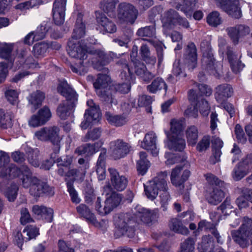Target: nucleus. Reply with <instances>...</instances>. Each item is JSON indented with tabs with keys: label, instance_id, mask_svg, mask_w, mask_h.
Instances as JSON below:
<instances>
[{
	"label": "nucleus",
	"instance_id": "obj_57",
	"mask_svg": "<svg viewBox=\"0 0 252 252\" xmlns=\"http://www.w3.org/2000/svg\"><path fill=\"white\" fill-rule=\"evenodd\" d=\"M86 112H87L88 117H89L92 121L99 120L101 117V113L98 106L88 109Z\"/></svg>",
	"mask_w": 252,
	"mask_h": 252
},
{
	"label": "nucleus",
	"instance_id": "obj_46",
	"mask_svg": "<svg viewBox=\"0 0 252 252\" xmlns=\"http://www.w3.org/2000/svg\"><path fill=\"white\" fill-rule=\"evenodd\" d=\"M156 30L153 26H146L138 30L136 34L138 36L153 37L155 35Z\"/></svg>",
	"mask_w": 252,
	"mask_h": 252
},
{
	"label": "nucleus",
	"instance_id": "obj_54",
	"mask_svg": "<svg viewBox=\"0 0 252 252\" xmlns=\"http://www.w3.org/2000/svg\"><path fill=\"white\" fill-rule=\"evenodd\" d=\"M38 116L45 124L51 117V112L48 107L44 106L38 111Z\"/></svg>",
	"mask_w": 252,
	"mask_h": 252
},
{
	"label": "nucleus",
	"instance_id": "obj_26",
	"mask_svg": "<svg viewBox=\"0 0 252 252\" xmlns=\"http://www.w3.org/2000/svg\"><path fill=\"white\" fill-rule=\"evenodd\" d=\"M156 139L157 136L155 133L153 132L147 133L143 141L141 142V147L147 150L151 151L154 156L157 155Z\"/></svg>",
	"mask_w": 252,
	"mask_h": 252
},
{
	"label": "nucleus",
	"instance_id": "obj_7",
	"mask_svg": "<svg viewBox=\"0 0 252 252\" xmlns=\"http://www.w3.org/2000/svg\"><path fill=\"white\" fill-rule=\"evenodd\" d=\"M111 79L108 75L99 74L97 79L94 82V87L96 94L102 100L110 104H117L116 99L113 97L110 86Z\"/></svg>",
	"mask_w": 252,
	"mask_h": 252
},
{
	"label": "nucleus",
	"instance_id": "obj_52",
	"mask_svg": "<svg viewBox=\"0 0 252 252\" xmlns=\"http://www.w3.org/2000/svg\"><path fill=\"white\" fill-rule=\"evenodd\" d=\"M18 187L16 184H12L5 193V195L10 202H13L17 195Z\"/></svg>",
	"mask_w": 252,
	"mask_h": 252
},
{
	"label": "nucleus",
	"instance_id": "obj_40",
	"mask_svg": "<svg viewBox=\"0 0 252 252\" xmlns=\"http://www.w3.org/2000/svg\"><path fill=\"white\" fill-rule=\"evenodd\" d=\"M184 4L178 5L176 7L178 9L183 11L187 17H190L195 8L196 0H184Z\"/></svg>",
	"mask_w": 252,
	"mask_h": 252
},
{
	"label": "nucleus",
	"instance_id": "obj_63",
	"mask_svg": "<svg viewBox=\"0 0 252 252\" xmlns=\"http://www.w3.org/2000/svg\"><path fill=\"white\" fill-rule=\"evenodd\" d=\"M134 66V72L138 75L141 77L144 74V72L146 71L147 67L144 63L137 60L133 62Z\"/></svg>",
	"mask_w": 252,
	"mask_h": 252
},
{
	"label": "nucleus",
	"instance_id": "obj_9",
	"mask_svg": "<svg viewBox=\"0 0 252 252\" xmlns=\"http://www.w3.org/2000/svg\"><path fill=\"white\" fill-rule=\"evenodd\" d=\"M122 199L121 194L113 192L109 197L107 198L103 208H101L100 197H98L95 202V210L100 215H107L120 204Z\"/></svg>",
	"mask_w": 252,
	"mask_h": 252
},
{
	"label": "nucleus",
	"instance_id": "obj_22",
	"mask_svg": "<svg viewBox=\"0 0 252 252\" xmlns=\"http://www.w3.org/2000/svg\"><path fill=\"white\" fill-rule=\"evenodd\" d=\"M58 92L66 98V100L77 102L76 92L69 86L66 81L61 82L58 87Z\"/></svg>",
	"mask_w": 252,
	"mask_h": 252
},
{
	"label": "nucleus",
	"instance_id": "obj_56",
	"mask_svg": "<svg viewBox=\"0 0 252 252\" xmlns=\"http://www.w3.org/2000/svg\"><path fill=\"white\" fill-rule=\"evenodd\" d=\"M227 34L234 44L239 42V36L237 26L228 27L226 29Z\"/></svg>",
	"mask_w": 252,
	"mask_h": 252
},
{
	"label": "nucleus",
	"instance_id": "obj_25",
	"mask_svg": "<svg viewBox=\"0 0 252 252\" xmlns=\"http://www.w3.org/2000/svg\"><path fill=\"white\" fill-rule=\"evenodd\" d=\"M45 98V94L39 90L32 93L29 95L27 99L32 112H34L41 105Z\"/></svg>",
	"mask_w": 252,
	"mask_h": 252
},
{
	"label": "nucleus",
	"instance_id": "obj_16",
	"mask_svg": "<svg viewBox=\"0 0 252 252\" xmlns=\"http://www.w3.org/2000/svg\"><path fill=\"white\" fill-rule=\"evenodd\" d=\"M112 156L115 159H119L125 157L131 149L130 145L122 139L111 143Z\"/></svg>",
	"mask_w": 252,
	"mask_h": 252
},
{
	"label": "nucleus",
	"instance_id": "obj_48",
	"mask_svg": "<svg viewBox=\"0 0 252 252\" xmlns=\"http://www.w3.org/2000/svg\"><path fill=\"white\" fill-rule=\"evenodd\" d=\"M194 245L195 240L189 237L181 244L180 252H194Z\"/></svg>",
	"mask_w": 252,
	"mask_h": 252
},
{
	"label": "nucleus",
	"instance_id": "obj_1",
	"mask_svg": "<svg viewBox=\"0 0 252 252\" xmlns=\"http://www.w3.org/2000/svg\"><path fill=\"white\" fill-rule=\"evenodd\" d=\"M21 174L22 175L21 178L22 186L25 188L30 187V193L31 195L37 197L43 194L48 196H53L54 194V189L46 183L33 176L27 165H22L20 168H18L12 164L6 169L5 173H2L3 176L8 175L10 177L13 178L19 177Z\"/></svg>",
	"mask_w": 252,
	"mask_h": 252
},
{
	"label": "nucleus",
	"instance_id": "obj_59",
	"mask_svg": "<svg viewBox=\"0 0 252 252\" xmlns=\"http://www.w3.org/2000/svg\"><path fill=\"white\" fill-rule=\"evenodd\" d=\"M5 94L8 101L11 104H14L17 103L18 96V93L17 91L12 89L7 90L5 92Z\"/></svg>",
	"mask_w": 252,
	"mask_h": 252
},
{
	"label": "nucleus",
	"instance_id": "obj_29",
	"mask_svg": "<svg viewBox=\"0 0 252 252\" xmlns=\"http://www.w3.org/2000/svg\"><path fill=\"white\" fill-rule=\"evenodd\" d=\"M178 13L173 9H170L164 13L162 18L163 25L165 28L171 29L177 25L179 17Z\"/></svg>",
	"mask_w": 252,
	"mask_h": 252
},
{
	"label": "nucleus",
	"instance_id": "obj_37",
	"mask_svg": "<svg viewBox=\"0 0 252 252\" xmlns=\"http://www.w3.org/2000/svg\"><path fill=\"white\" fill-rule=\"evenodd\" d=\"M186 136L188 144L194 146L198 141V128L194 126L188 127L186 130Z\"/></svg>",
	"mask_w": 252,
	"mask_h": 252
},
{
	"label": "nucleus",
	"instance_id": "obj_55",
	"mask_svg": "<svg viewBox=\"0 0 252 252\" xmlns=\"http://www.w3.org/2000/svg\"><path fill=\"white\" fill-rule=\"evenodd\" d=\"M235 134L238 142L244 144L247 141V137L241 126L237 124L235 127Z\"/></svg>",
	"mask_w": 252,
	"mask_h": 252
},
{
	"label": "nucleus",
	"instance_id": "obj_39",
	"mask_svg": "<svg viewBox=\"0 0 252 252\" xmlns=\"http://www.w3.org/2000/svg\"><path fill=\"white\" fill-rule=\"evenodd\" d=\"M249 172L243 166L240 165L239 162L232 170L231 176L234 180L238 181L245 177Z\"/></svg>",
	"mask_w": 252,
	"mask_h": 252
},
{
	"label": "nucleus",
	"instance_id": "obj_31",
	"mask_svg": "<svg viewBox=\"0 0 252 252\" xmlns=\"http://www.w3.org/2000/svg\"><path fill=\"white\" fill-rule=\"evenodd\" d=\"M13 45L12 43H0V57L11 63L15 61L14 55L11 54Z\"/></svg>",
	"mask_w": 252,
	"mask_h": 252
},
{
	"label": "nucleus",
	"instance_id": "obj_30",
	"mask_svg": "<svg viewBox=\"0 0 252 252\" xmlns=\"http://www.w3.org/2000/svg\"><path fill=\"white\" fill-rule=\"evenodd\" d=\"M106 156V151L103 150L99 156L96 163V171L99 180H103L106 177L105 159Z\"/></svg>",
	"mask_w": 252,
	"mask_h": 252
},
{
	"label": "nucleus",
	"instance_id": "obj_61",
	"mask_svg": "<svg viewBox=\"0 0 252 252\" xmlns=\"http://www.w3.org/2000/svg\"><path fill=\"white\" fill-rule=\"evenodd\" d=\"M194 85L198 87L201 95L210 96L212 93L211 88L206 84L194 83Z\"/></svg>",
	"mask_w": 252,
	"mask_h": 252
},
{
	"label": "nucleus",
	"instance_id": "obj_14",
	"mask_svg": "<svg viewBox=\"0 0 252 252\" xmlns=\"http://www.w3.org/2000/svg\"><path fill=\"white\" fill-rule=\"evenodd\" d=\"M183 167L180 165L177 166L172 170L170 180L172 185L177 187H184V183L189 177L190 172L189 170H185L181 176L180 173Z\"/></svg>",
	"mask_w": 252,
	"mask_h": 252
},
{
	"label": "nucleus",
	"instance_id": "obj_23",
	"mask_svg": "<svg viewBox=\"0 0 252 252\" xmlns=\"http://www.w3.org/2000/svg\"><path fill=\"white\" fill-rule=\"evenodd\" d=\"M215 61L212 56L209 55V57L203 56L202 59V63L206 66V69L212 74L216 76L220 75V73L222 68V65L220 63H215Z\"/></svg>",
	"mask_w": 252,
	"mask_h": 252
},
{
	"label": "nucleus",
	"instance_id": "obj_15",
	"mask_svg": "<svg viewBox=\"0 0 252 252\" xmlns=\"http://www.w3.org/2000/svg\"><path fill=\"white\" fill-rule=\"evenodd\" d=\"M96 22L97 27L100 29V32L104 34L106 32L113 33L117 31V27L115 24L109 20L105 15L102 13H98L96 15Z\"/></svg>",
	"mask_w": 252,
	"mask_h": 252
},
{
	"label": "nucleus",
	"instance_id": "obj_19",
	"mask_svg": "<svg viewBox=\"0 0 252 252\" xmlns=\"http://www.w3.org/2000/svg\"><path fill=\"white\" fill-rule=\"evenodd\" d=\"M233 90L231 85L228 84H223L216 88L215 98L217 101L222 104L233 94Z\"/></svg>",
	"mask_w": 252,
	"mask_h": 252
},
{
	"label": "nucleus",
	"instance_id": "obj_38",
	"mask_svg": "<svg viewBox=\"0 0 252 252\" xmlns=\"http://www.w3.org/2000/svg\"><path fill=\"white\" fill-rule=\"evenodd\" d=\"M118 0H102L99 4L100 8L105 13L111 15L115 11Z\"/></svg>",
	"mask_w": 252,
	"mask_h": 252
},
{
	"label": "nucleus",
	"instance_id": "obj_34",
	"mask_svg": "<svg viewBox=\"0 0 252 252\" xmlns=\"http://www.w3.org/2000/svg\"><path fill=\"white\" fill-rule=\"evenodd\" d=\"M147 90L151 93L156 94L158 91L167 89V86L164 81L160 77L155 78L152 83L147 86Z\"/></svg>",
	"mask_w": 252,
	"mask_h": 252
},
{
	"label": "nucleus",
	"instance_id": "obj_51",
	"mask_svg": "<svg viewBox=\"0 0 252 252\" xmlns=\"http://www.w3.org/2000/svg\"><path fill=\"white\" fill-rule=\"evenodd\" d=\"M197 109L200 110L201 115L206 116L208 115L210 110V106L207 100L204 99H201L196 104Z\"/></svg>",
	"mask_w": 252,
	"mask_h": 252
},
{
	"label": "nucleus",
	"instance_id": "obj_64",
	"mask_svg": "<svg viewBox=\"0 0 252 252\" xmlns=\"http://www.w3.org/2000/svg\"><path fill=\"white\" fill-rule=\"evenodd\" d=\"M239 163L240 165H242L249 171H250L252 169V153L247 154Z\"/></svg>",
	"mask_w": 252,
	"mask_h": 252
},
{
	"label": "nucleus",
	"instance_id": "obj_33",
	"mask_svg": "<svg viewBox=\"0 0 252 252\" xmlns=\"http://www.w3.org/2000/svg\"><path fill=\"white\" fill-rule=\"evenodd\" d=\"M105 117L108 122L114 126H121L125 125L127 119L124 115H114L109 112L105 113Z\"/></svg>",
	"mask_w": 252,
	"mask_h": 252
},
{
	"label": "nucleus",
	"instance_id": "obj_6",
	"mask_svg": "<svg viewBox=\"0 0 252 252\" xmlns=\"http://www.w3.org/2000/svg\"><path fill=\"white\" fill-rule=\"evenodd\" d=\"M252 219L247 217L243 219L242 224L237 230L231 231V235L234 242L242 248H248L250 245V238L252 233Z\"/></svg>",
	"mask_w": 252,
	"mask_h": 252
},
{
	"label": "nucleus",
	"instance_id": "obj_18",
	"mask_svg": "<svg viewBox=\"0 0 252 252\" xmlns=\"http://www.w3.org/2000/svg\"><path fill=\"white\" fill-rule=\"evenodd\" d=\"M167 141L166 146L171 150L182 151L186 147V142L181 135H170L169 132H165Z\"/></svg>",
	"mask_w": 252,
	"mask_h": 252
},
{
	"label": "nucleus",
	"instance_id": "obj_20",
	"mask_svg": "<svg viewBox=\"0 0 252 252\" xmlns=\"http://www.w3.org/2000/svg\"><path fill=\"white\" fill-rule=\"evenodd\" d=\"M91 54L96 57L97 61H93L92 63L96 66L100 65L101 66L106 65L110 63L113 59L116 57V55L112 52L108 54H105L103 51L100 50H94L91 51Z\"/></svg>",
	"mask_w": 252,
	"mask_h": 252
},
{
	"label": "nucleus",
	"instance_id": "obj_5",
	"mask_svg": "<svg viewBox=\"0 0 252 252\" xmlns=\"http://www.w3.org/2000/svg\"><path fill=\"white\" fill-rule=\"evenodd\" d=\"M114 221L117 236L126 235L129 238L134 236V226L138 220L131 215L127 213L118 214L115 217Z\"/></svg>",
	"mask_w": 252,
	"mask_h": 252
},
{
	"label": "nucleus",
	"instance_id": "obj_13",
	"mask_svg": "<svg viewBox=\"0 0 252 252\" xmlns=\"http://www.w3.org/2000/svg\"><path fill=\"white\" fill-rule=\"evenodd\" d=\"M186 65L189 70L195 68L197 64V49L193 42L189 43L184 55Z\"/></svg>",
	"mask_w": 252,
	"mask_h": 252
},
{
	"label": "nucleus",
	"instance_id": "obj_60",
	"mask_svg": "<svg viewBox=\"0 0 252 252\" xmlns=\"http://www.w3.org/2000/svg\"><path fill=\"white\" fill-rule=\"evenodd\" d=\"M47 30L44 26L41 25L40 27L37 28L36 31L34 32L33 38L35 41H38L43 39L45 37Z\"/></svg>",
	"mask_w": 252,
	"mask_h": 252
},
{
	"label": "nucleus",
	"instance_id": "obj_47",
	"mask_svg": "<svg viewBox=\"0 0 252 252\" xmlns=\"http://www.w3.org/2000/svg\"><path fill=\"white\" fill-rule=\"evenodd\" d=\"M207 22L209 25L215 27L220 25L222 20L219 13L216 11L210 13L207 17Z\"/></svg>",
	"mask_w": 252,
	"mask_h": 252
},
{
	"label": "nucleus",
	"instance_id": "obj_4",
	"mask_svg": "<svg viewBox=\"0 0 252 252\" xmlns=\"http://www.w3.org/2000/svg\"><path fill=\"white\" fill-rule=\"evenodd\" d=\"M34 137L41 141H50L53 145L54 154L59 153L63 137L60 135V129L58 126H54L42 127L35 132Z\"/></svg>",
	"mask_w": 252,
	"mask_h": 252
},
{
	"label": "nucleus",
	"instance_id": "obj_42",
	"mask_svg": "<svg viewBox=\"0 0 252 252\" xmlns=\"http://www.w3.org/2000/svg\"><path fill=\"white\" fill-rule=\"evenodd\" d=\"M170 131L171 133L170 135H181L184 127V121L181 119H173L170 122Z\"/></svg>",
	"mask_w": 252,
	"mask_h": 252
},
{
	"label": "nucleus",
	"instance_id": "obj_12",
	"mask_svg": "<svg viewBox=\"0 0 252 252\" xmlns=\"http://www.w3.org/2000/svg\"><path fill=\"white\" fill-rule=\"evenodd\" d=\"M66 0H55L53 3L52 15L54 23L61 25L64 22Z\"/></svg>",
	"mask_w": 252,
	"mask_h": 252
},
{
	"label": "nucleus",
	"instance_id": "obj_27",
	"mask_svg": "<svg viewBox=\"0 0 252 252\" xmlns=\"http://www.w3.org/2000/svg\"><path fill=\"white\" fill-rule=\"evenodd\" d=\"M220 187H213L211 191L206 195V199L209 203L214 205H218L224 197V193Z\"/></svg>",
	"mask_w": 252,
	"mask_h": 252
},
{
	"label": "nucleus",
	"instance_id": "obj_41",
	"mask_svg": "<svg viewBox=\"0 0 252 252\" xmlns=\"http://www.w3.org/2000/svg\"><path fill=\"white\" fill-rule=\"evenodd\" d=\"M49 48V44L45 42L35 44L33 47V53L37 57H43Z\"/></svg>",
	"mask_w": 252,
	"mask_h": 252
},
{
	"label": "nucleus",
	"instance_id": "obj_49",
	"mask_svg": "<svg viewBox=\"0 0 252 252\" xmlns=\"http://www.w3.org/2000/svg\"><path fill=\"white\" fill-rule=\"evenodd\" d=\"M42 3L41 0H31L20 3L15 6V8L24 10L38 6Z\"/></svg>",
	"mask_w": 252,
	"mask_h": 252
},
{
	"label": "nucleus",
	"instance_id": "obj_28",
	"mask_svg": "<svg viewBox=\"0 0 252 252\" xmlns=\"http://www.w3.org/2000/svg\"><path fill=\"white\" fill-rule=\"evenodd\" d=\"M76 211L78 214L83 217L86 220L94 225L97 223V220L94 213L90 208L84 204H81L76 207Z\"/></svg>",
	"mask_w": 252,
	"mask_h": 252
},
{
	"label": "nucleus",
	"instance_id": "obj_10",
	"mask_svg": "<svg viewBox=\"0 0 252 252\" xmlns=\"http://www.w3.org/2000/svg\"><path fill=\"white\" fill-rule=\"evenodd\" d=\"M219 6L232 17L238 19L241 16L238 0H215Z\"/></svg>",
	"mask_w": 252,
	"mask_h": 252
},
{
	"label": "nucleus",
	"instance_id": "obj_8",
	"mask_svg": "<svg viewBox=\"0 0 252 252\" xmlns=\"http://www.w3.org/2000/svg\"><path fill=\"white\" fill-rule=\"evenodd\" d=\"M137 9L131 3L122 2L117 8V20L118 23L133 25L138 16Z\"/></svg>",
	"mask_w": 252,
	"mask_h": 252
},
{
	"label": "nucleus",
	"instance_id": "obj_21",
	"mask_svg": "<svg viewBox=\"0 0 252 252\" xmlns=\"http://www.w3.org/2000/svg\"><path fill=\"white\" fill-rule=\"evenodd\" d=\"M77 102L65 100L58 106L57 110L58 116L62 120H66L73 112Z\"/></svg>",
	"mask_w": 252,
	"mask_h": 252
},
{
	"label": "nucleus",
	"instance_id": "obj_58",
	"mask_svg": "<svg viewBox=\"0 0 252 252\" xmlns=\"http://www.w3.org/2000/svg\"><path fill=\"white\" fill-rule=\"evenodd\" d=\"M101 130L99 128H94L89 131L84 138V141L86 142L89 140H94L97 139L101 135Z\"/></svg>",
	"mask_w": 252,
	"mask_h": 252
},
{
	"label": "nucleus",
	"instance_id": "obj_62",
	"mask_svg": "<svg viewBox=\"0 0 252 252\" xmlns=\"http://www.w3.org/2000/svg\"><path fill=\"white\" fill-rule=\"evenodd\" d=\"M210 139L208 136H204L198 143L197 149L199 152L206 150L210 146Z\"/></svg>",
	"mask_w": 252,
	"mask_h": 252
},
{
	"label": "nucleus",
	"instance_id": "obj_36",
	"mask_svg": "<svg viewBox=\"0 0 252 252\" xmlns=\"http://www.w3.org/2000/svg\"><path fill=\"white\" fill-rule=\"evenodd\" d=\"M140 54L141 58L147 63L154 65L156 62V58L151 55L150 48L147 44H143L140 48Z\"/></svg>",
	"mask_w": 252,
	"mask_h": 252
},
{
	"label": "nucleus",
	"instance_id": "obj_35",
	"mask_svg": "<svg viewBox=\"0 0 252 252\" xmlns=\"http://www.w3.org/2000/svg\"><path fill=\"white\" fill-rule=\"evenodd\" d=\"M169 226L170 229L175 232L183 235L189 234V231L188 228L185 226L178 219H172L169 222Z\"/></svg>",
	"mask_w": 252,
	"mask_h": 252
},
{
	"label": "nucleus",
	"instance_id": "obj_32",
	"mask_svg": "<svg viewBox=\"0 0 252 252\" xmlns=\"http://www.w3.org/2000/svg\"><path fill=\"white\" fill-rule=\"evenodd\" d=\"M25 152L29 163L34 167H38L40 165L39 150L27 147Z\"/></svg>",
	"mask_w": 252,
	"mask_h": 252
},
{
	"label": "nucleus",
	"instance_id": "obj_17",
	"mask_svg": "<svg viewBox=\"0 0 252 252\" xmlns=\"http://www.w3.org/2000/svg\"><path fill=\"white\" fill-rule=\"evenodd\" d=\"M110 173V181L112 186L118 191H122L126 187L127 179L123 175H120L114 168L108 169Z\"/></svg>",
	"mask_w": 252,
	"mask_h": 252
},
{
	"label": "nucleus",
	"instance_id": "obj_50",
	"mask_svg": "<svg viewBox=\"0 0 252 252\" xmlns=\"http://www.w3.org/2000/svg\"><path fill=\"white\" fill-rule=\"evenodd\" d=\"M23 233H26L28 237L26 238V241L34 239L39 235V229L36 226L28 225L23 230Z\"/></svg>",
	"mask_w": 252,
	"mask_h": 252
},
{
	"label": "nucleus",
	"instance_id": "obj_43",
	"mask_svg": "<svg viewBox=\"0 0 252 252\" xmlns=\"http://www.w3.org/2000/svg\"><path fill=\"white\" fill-rule=\"evenodd\" d=\"M67 190L69 193L72 202L75 204H78L81 201V199L78 197V193L73 186V180H65Z\"/></svg>",
	"mask_w": 252,
	"mask_h": 252
},
{
	"label": "nucleus",
	"instance_id": "obj_45",
	"mask_svg": "<svg viewBox=\"0 0 252 252\" xmlns=\"http://www.w3.org/2000/svg\"><path fill=\"white\" fill-rule=\"evenodd\" d=\"M96 151L94 145L87 144L78 147L75 151V153L81 155L85 154L88 156H91L95 153Z\"/></svg>",
	"mask_w": 252,
	"mask_h": 252
},
{
	"label": "nucleus",
	"instance_id": "obj_3",
	"mask_svg": "<svg viewBox=\"0 0 252 252\" xmlns=\"http://www.w3.org/2000/svg\"><path fill=\"white\" fill-rule=\"evenodd\" d=\"M67 51L69 55L73 58L79 60V65L76 66L71 65L72 71L75 73L82 74L86 71L84 61L87 60L89 53L87 46L82 43L80 41L69 40L67 44Z\"/></svg>",
	"mask_w": 252,
	"mask_h": 252
},
{
	"label": "nucleus",
	"instance_id": "obj_11",
	"mask_svg": "<svg viewBox=\"0 0 252 252\" xmlns=\"http://www.w3.org/2000/svg\"><path fill=\"white\" fill-rule=\"evenodd\" d=\"M135 215L137 218L143 223L150 224L157 221L158 218V209L150 211L141 206L137 205L135 208Z\"/></svg>",
	"mask_w": 252,
	"mask_h": 252
},
{
	"label": "nucleus",
	"instance_id": "obj_53",
	"mask_svg": "<svg viewBox=\"0 0 252 252\" xmlns=\"http://www.w3.org/2000/svg\"><path fill=\"white\" fill-rule=\"evenodd\" d=\"M172 73L176 77H186V74L184 72L179 60H176L173 65Z\"/></svg>",
	"mask_w": 252,
	"mask_h": 252
},
{
	"label": "nucleus",
	"instance_id": "obj_2",
	"mask_svg": "<svg viewBox=\"0 0 252 252\" xmlns=\"http://www.w3.org/2000/svg\"><path fill=\"white\" fill-rule=\"evenodd\" d=\"M167 171L161 172L155 177L152 180L144 185V191L147 197L152 200L157 196L158 190L162 192L159 195L161 206L166 204L170 199V194L168 191V188L166 179L167 177Z\"/></svg>",
	"mask_w": 252,
	"mask_h": 252
},
{
	"label": "nucleus",
	"instance_id": "obj_44",
	"mask_svg": "<svg viewBox=\"0 0 252 252\" xmlns=\"http://www.w3.org/2000/svg\"><path fill=\"white\" fill-rule=\"evenodd\" d=\"M0 126L3 129H7L12 126V116L7 113L4 114L2 110H0Z\"/></svg>",
	"mask_w": 252,
	"mask_h": 252
},
{
	"label": "nucleus",
	"instance_id": "obj_24",
	"mask_svg": "<svg viewBox=\"0 0 252 252\" xmlns=\"http://www.w3.org/2000/svg\"><path fill=\"white\" fill-rule=\"evenodd\" d=\"M83 14L79 13L77 15L75 28L71 37L69 40L79 41L78 39L83 37L86 33L85 25L82 21Z\"/></svg>",
	"mask_w": 252,
	"mask_h": 252
}]
</instances>
